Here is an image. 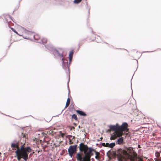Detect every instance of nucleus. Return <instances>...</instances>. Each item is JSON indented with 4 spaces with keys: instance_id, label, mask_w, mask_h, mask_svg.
Instances as JSON below:
<instances>
[{
    "instance_id": "nucleus-1",
    "label": "nucleus",
    "mask_w": 161,
    "mask_h": 161,
    "mask_svg": "<svg viewBox=\"0 0 161 161\" xmlns=\"http://www.w3.org/2000/svg\"><path fill=\"white\" fill-rule=\"evenodd\" d=\"M116 154L119 161H142V158L137 156L132 147L119 149L117 151Z\"/></svg>"
},
{
    "instance_id": "nucleus-2",
    "label": "nucleus",
    "mask_w": 161,
    "mask_h": 161,
    "mask_svg": "<svg viewBox=\"0 0 161 161\" xmlns=\"http://www.w3.org/2000/svg\"><path fill=\"white\" fill-rule=\"evenodd\" d=\"M110 130L114 131V132L112 134L110 139L114 140L117 137H120L123 135V132H129V129L128 128V125L126 122L123 123L121 125H119L118 124L115 125H111L109 126Z\"/></svg>"
},
{
    "instance_id": "nucleus-3",
    "label": "nucleus",
    "mask_w": 161,
    "mask_h": 161,
    "mask_svg": "<svg viewBox=\"0 0 161 161\" xmlns=\"http://www.w3.org/2000/svg\"><path fill=\"white\" fill-rule=\"evenodd\" d=\"M44 45L45 47L53 55L54 58H59L62 62V66L64 68L66 67H68L70 63H68L67 58L63 57V52H61L58 49L55 48L51 44L45 45Z\"/></svg>"
},
{
    "instance_id": "nucleus-4",
    "label": "nucleus",
    "mask_w": 161,
    "mask_h": 161,
    "mask_svg": "<svg viewBox=\"0 0 161 161\" xmlns=\"http://www.w3.org/2000/svg\"><path fill=\"white\" fill-rule=\"evenodd\" d=\"M23 150L22 148H21V151L19 152L18 150L16 152H15V153L19 161L22 158L25 161H27L28 158V153L31 152L32 150L29 147H26V149L24 150Z\"/></svg>"
},
{
    "instance_id": "nucleus-5",
    "label": "nucleus",
    "mask_w": 161,
    "mask_h": 161,
    "mask_svg": "<svg viewBox=\"0 0 161 161\" xmlns=\"http://www.w3.org/2000/svg\"><path fill=\"white\" fill-rule=\"evenodd\" d=\"M88 151H87L84 157H82L80 153H77L76 156L77 160L79 161H90L91 153L92 151L94 152L95 149L92 148H88Z\"/></svg>"
},
{
    "instance_id": "nucleus-6",
    "label": "nucleus",
    "mask_w": 161,
    "mask_h": 161,
    "mask_svg": "<svg viewBox=\"0 0 161 161\" xmlns=\"http://www.w3.org/2000/svg\"><path fill=\"white\" fill-rule=\"evenodd\" d=\"M19 141H17L16 140L14 141L13 142L11 143V148L12 150H15V152H16L18 150V152H19L21 151V148H22L23 150L26 149V147H25V143L22 145L20 147H19Z\"/></svg>"
},
{
    "instance_id": "nucleus-7",
    "label": "nucleus",
    "mask_w": 161,
    "mask_h": 161,
    "mask_svg": "<svg viewBox=\"0 0 161 161\" xmlns=\"http://www.w3.org/2000/svg\"><path fill=\"white\" fill-rule=\"evenodd\" d=\"M63 57L64 58H67V60L68 61V63L69 64L70 63L69 65V67H66L65 68H64L63 67V68L65 70V72L67 75L69 76L68 78V81L67 83V87H68V95H69L70 93V90L69 89V80H70V65L71 63L70 60L72 59V57H70V58L69 57L68 58L67 57H65L63 55Z\"/></svg>"
},
{
    "instance_id": "nucleus-8",
    "label": "nucleus",
    "mask_w": 161,
    "mask_h": 161,
    "mask_svg": "<svg viewBox=\"0 0 161 161\" xmlns=\"http://www.w3.org/2000/svg\"><path fill=\"white\" fill-rule=\"evenodd\" d=\"M33 38L35 40V42L40 43H42L44 45L45 43H46L47 42V40L46 38H43L40 40V36L39 35L36 34L33 36Z\"/></svg>"
},
{
    "instance_id": "nucleus-9",
    "label": "nucleus",
    "mask_w": 161,
    "mask_h": 161,
    "mask_svg": "<svg viewBox=\"0 0 161 161\" xmlns=\"http://www.w3.org/2000/svg\"><path fill=\"white\" fill-rule=\"evenodd\" d=\"M55 130H56L55 129H54L53 130L49 129L47 130V131L42 132L41 133V134H39V135H41L40 137L41 136H44V139H45V137H46L48 135H50L52 136H53L54 134H55L56 133Z\"/></svg>"
},
{
    "instance_id": "nucleus-10",
    "label": "nucleus",
    "mask_w": 161,
    "mask_h": 161,
    "mask_svg": "<svg viewBox=\"0 0 161 161\" xmlns=\"http://www.w3.org/2000/svg\"><path fill=\"white\" fill-rule=\"evenodd\" d=\"M77 145H75L73 146H69L68 149V152L69 155L72 157L73 155L74 154L76 151Z\"/></svg>"
},
{
    "instance_id": "nucleus-11",
    "label": "nucleus",
    "mask_w": 161,
    "mask_h": 161,
    "mask_svg": "<svg viewBox=\"0 0 161 161\" xmlns=\"http://www.w3.org/2000/svg\"><path fill=\"white\" fill-rule=\"evenodd\" d=\"M79 149L80 152H83L84 153H86L88 150V147L87 145H85L83 143H81L79 145Z\"/></svg>"
},
{
    "instance_id": "nucleus-12",
    "label": "nucleus",
    "mask_w": 161,
    "mask_h": 161,
    "mask_svg": "<svg viewBox=\"0 0 161 161\" xmlns=\"http://www.w3.org/2000/svg\"><path fill=\"white\" fill-rule=\"evenodd\" d=\"M124 139L122 137L119 138L117 140V143L119 145H121L123 144Z\"/></svg>"
},
{
    "instance_id": "nucleus-13",
    "label": "nucleus",
    "mask_w": 161,
    "mask_h": 161,
    "mask_svg": "<svg viewBox=\"0 0 161 161\" xmlns=\"http://www.w3.org/2000/svg\"><path fill=\"white\" fill-rule=\"evenodd\" d=\"M76 112L81 116H85L86 115V114L83 111L77 110L76 111Z\"/></svg>"
},
{
    "instance_id": "nucleus-14",
    "label": "nucleus",
    "mask_w": 161,
    "mask_h": 161,
    "mask_svg": "<svg viewBox=\"0 0 161 161\" xmlns=\"http://www.w3.org/2000/svg\"><path fill=\"white\" fill-rule=\"evenodd\" d=\"M74 53V51L73 50H71L70 51L69 54V57L70 58V57H72V58L73 56Z\"/></svg>"
},
{
    "instance_id": "nucleus-15",
    "label": "nucleus",
    "mask_w": 161,
    "mask_h": 161,
    "mask_svg": "<svg viewBox=\"0 0 161 161\" xmlns=\"http://www.w3.org/2000/svg\"><path fill=\"white\" fill-rule=\"evenodd\" d=\"M94 152L95 153H96V156H95V158L96 159H98L99 158V155H100V153L97 152L96 150H95V151H94Z\"/></svg>"
},
{
    "instance_id": "nucleus-16",
    "label": "nucleus",
    "mask_w": 161,
    "mask_h": 161,
    "mask_svg": "<svg viewBox=\"0 0 161 161\" xmlns=\"http://www.w3.org/2000/svg\"><path fill=\"white\" fill-rule=\"evenodd\" d=\"M115 145V143H112L109 144V147L112 148H113Z\"/></svg>"
},
{
    "instance_id": "nucleus-17",
    "label": "nucleus",
    "mask_w": 161,
    "mask_h": 161,
    "mask_svg": "<svg viewBox=\"0 0 161 161\" xmlns=\"http://www.w3.org/2000/svg\"><path fill=\"white\" fill-rule=\"evenodd\" d=\"M10 28L11 29V30L15 33H16V34H18V32L16 31V30L14 28L10 27Z\"/></svg>"
},
{
    "instance_id": "nucleus-18",
    "label": "nucleus",
    "mask_w": 161,
    "mask_h": 161,
    "mask_svg": "<svg viewBox=\"0 0 161 161\" xmlns=\"http://www.w3.org/2000/svg\"><path fill=\"white\" fill-rule=\"evenodd\" d=\"M25 32L26 33V34H28V35H31L32 34V32H31L30 31H29L27 30L26 29H25Z\"/></svg>"
},
{
    "instance_id": "nucleus-19",
    "label": "nucleus",
    "mask_w": 161,
    "mask_h": 161,
    "mask_svg": "<svg viewBox=\"0 0 161 161\" xmlns=\"http://www.w3.org/2000/svg\"><path fill=\"white\" fill-rule=\"evenodd\" d=\"M80 3V1L78 0H74L73 1V3L75 4H78Z\"/></svg>"
},
{
    "instance_id": "nucleus-20",
    "label": "nucleus",
    "mask_w": 161,
    "mask_h": 161,
    "mask_svg": "<svg viewBox=\"0 0 161 161\" xmlns=\"http://www.w3.org/2000/svg\"><path fill=\"white\" fill-rule=\"evenodd\" d=\"M156 157L158 158L160 156V153L159 152H156L155 153Z\"/></svg>"
},
{
    "instance_id": "nucleus-21",
    "label": "nucleus",
    "mask_w": 161,
    "mask_h": 161,
    "mask_svg": "<svg viewBox=\"0 0 161 161\" xmlns=\"http://www.w3.org/2000/svg\"><path fill=\"white\" fill-rule=\"evenodd\" d=\"M72 118L75 119L76 120H77V116L76 115H75V114H74L72 115Z\"/></svg>"
},
{
    "instance_id": "nucleus-22",
    "label": "nucleus",
    "mask_w": 161,
    "mask_h": 161,
    "mask_svg": "<svg viewBox=\"0 0 161 161\" xmlns=\"http://www.w3.org/2000/svg\"><path fill=\"white\" fill-rule=\"evenodd\" d=\"M70 103V101H67L66 104L65 108L67 107L69 105Z\"/></svg>"
},
{
    "instance_id": "nucleus-23",
    "label": "nucleus",
    "mask_w": 161,
    "mask_h": 161,
    "mask_svg": "<svg viewBox=\"0 0 161 161\" xmlns=\"http://www.w3.org/2000/svg\"><path fill=\"white\" fill-rule=\"evenodd\" d=\"M154 159L155 161H161V157L159 158H155Z\"/></svg>"
},
{
    "instance_id": "nucleus-24",
    "label": "nucleus",
    "mask_w": 161,
    "mask_h": 161,
    "mask_svg": "<svg viewBox=\"0 0 161 161\" xmlns=\"http://www.w3.org/2000/svg\"><path fill=\"white\" fill-rule=\"evenodd\" d=\"M22 136L24 139H26L25 135L24 134L22 133Z\"/></svg>"
},
{
    "instance_id": "nucleus-25",
    "label": "nucleus",
    "mask_w": 161,
    "mask_h": 161,
    "mask_svg": "<svg viewBox=\"0 0 161 161\" xmlns=\"http://www.w3.org/2000/svg\"><path fill=\"white\" fill-rule=\"evenodd\" d=\"M155 51V50L153 51H145L143 52L142 53H150V52H153Z\"/></svg>"
},
{
    "instance_id": "nucleus-26",
    "label": "nucleus",
    "mask_w": 161,
    "mask_h": 161,
    "mask_svg": "<svg viewBox=\"0 0 161 161\" xmlns=\"http://www.w3.org/2000/svg\"><path fill=\"white\" fill-rule=\"evenodd\" d=\"M8 17H9V18L12 20L13 21H14L13 20V18L9 14H8Z\"/></svg>"
},
{
    "instance_id": "nucleus-27",
    "label": "nucleus",
    "mask_w": 161,
    "mask_h": 161,
    "mask_svg": "<svg viewBox=\"0 0 161 161\" xmlns=\"http://www.w3.org/2000/svg\"><path fill=\"white\" fill-rule=\"evenodd\" d=\"M104 43L106 44H108V46L109 47H112L113 48L114 47V46H113L111 45H109L108 43L107 42H104Z\"/></svg>"
},
{
    "instance_id": "nucleus-28",
    "label": "nucleus",
    "mask_w": 161,
    "mask_h": 161,
    "mask_svg": "<svg viewBox=\"0 0 161 161\" xmlns=\"http://www.w3.org/2000/svg\"><path fill=\"white\" fill-rule=\"evenodd\" d=\"M88 16H89V14H90V8H88Z\"/></svg>"
},
{
    "instance_id": "nucleus-29",
    "label": "nucleus",
    "mask_w": 161,
    "mask_h": 161,
    "mask_svg": "<svg viewBox=\"0 0 161 161\" xmlns=\"http://www.w3.org/2000/svg\"><path fill=\"white\" fill-rule=\"evenodd\" d=\"M115 49H120V50H124L128 52H129L127 50L124 49V48H116Z\"/></svg>"
},
{
    "instance_id": "nucleus-30",
    "label": "nucleus",
    "mask_w": 161,
    "mask_h": 161,
    "mask_svg": "<svg viewBox=\"0 0 161 161\" xmlns=\"http://www.w3.org/2000/svg\"><path fill=\"white\" fill-rule=\"evenodd\" d=\"M60 134H61V136L62 137H63L64 136V133H62L61 131H60Z\"/></svg>"
},
{
    "instance_id": "nucleus-31",
    "label": "nucleus",
    "mask_w": 161,
    "mask_h": 161,
    "mask_svg": "<svg viewBox=\"0 0 161 161\" xmlns=\"http://www.w3.org/2000/svg\"><path fill=\"white\" fill-rule=\"evenodd\" d=\"M105 147H109V143H106Z\"/></svg>"
},
{
    "instance_id": "nucleus-32",
    "label": "nucleus",
    "mask_w": 161,
    "mask_h": 161,
    "mask_svg": "<svg viewBox=\"0 0 161 161\" xmlns=\"http://www.w3.org/2000/svg\"><path fill=\"white\" fill-rule=\"evenodd\" d=\"M86 8H87L88 7V3L87 2L86 0Z\"/></svg>"
},
{
    "instance_id": "nucleus-33",
    "label": "nucleus",
    "mask_w": 161,
    "mask_h": 161,
    "mask_svg": "<svg viewBox=\"0 0 161 161\" xmlns=\"http://www.w3.org/2000/svg\"><path fill=\"white\" fill-rule=\"evenodd\" d=\"M23 37L24 39H27V40H29L30 39V38H29V37H24V36H23Z\"/></svg>"
},
{
    "instance_id": "nucleus-34",
    "label": "nucleus",
    "mask_w": 161,
    "mask_h": 161,
    "mask_svg": "<svg viewBox=\"0 0 161 161\" xmlns=\"http://www.w3.org/2000/svg\"><path fill=\"white\" fill-rule=\"evenodd\" d=\"M95 40H96V41L98 43H100V40H97L96 38Z\"/></svg>"
},
{
    "instance_id": "nucleus-35",
    "label": "nucleus",
    "mask_w": 161,
    "mask_h": 161,
    "mask_svg": "<svg viewBox=\"0 0 161 161\" xmlns=\"http://www.w3.org/2000/svg\"><path fill=\"white\" fill-rule=\"evenodd\" d=\"M102 145L103 146L105 147L106 143H103L102 144Z\"/></svg>"
},
{
    "instance_id": "nucleus-36",
    "label": "nucleus",
    "mask_w": 161,
    "mask_h": 161,
    "mask_svg": "<svg viewBox=\"0 0 161 161\" xmlns=\"http://www.w3.org/2000/svg\"><path fill=\"white\" fill-rule=\"evenodd\" d=\"M5 20H6V21H7V23H8V26L9 27V25L8 24V21L7 19H5Z\"/></svg>"
},
{
    "instance_id": "nucleus-37",
    "label": "nucleus",
    "mask_w": 161,
    "mask_h": 161,
    "mask_svg": "<svg viewBox=\"0 0 161 161\" xmlns=\"http://www.w3.org/2000/svg\"><path fill=\"white\" fill-rule=\"evenodd\" d=\"M81 45H82V44H81L80 43L79 44H78V46L79 47L80 46V47L81 46Z\"/></svg>"
},
{
    "instance_id": "nucleus-38",
    "label": "nucleus",
    "mask_w": 161,
    "mask_h": 161,
    "mask_svg": "<svg viewBox=\"0 0 161 161\" xmlns=\"http://www.w3.org/2000/svg\"><path fill=\"white\" fill-rule=\"evenodd\" d=\"M66 101H70L69 97L67 98Z\"/></svg>"
},
{
    "instance_id": "nucleus-39",
    "label": "nucleus",
    "mask_w": 161,
    "mask_h": 161,
    "mask_svg": "<svg viewBox=\"0 0 161 161\" xmlns=\"http://www.w3.org/2000/svg\"><path fill=\"white\" fill-rule=\"evenodd\" d=\"M17 35H19V36H23V35H22L19 34L18 33V34H17Z\"/></svg>"
},
{
    "instance_id": "nucleus-40",
    "label": "nucleus",
    "mask_w": 161,
    "mask_h": 161,
    "mask_svg": "<svg viewBox=\"0 0 161 161\" xmlns=\"http://www.w3.org/2000/svg\"><path fill=\"white\" fill-rule=\"evenodd\" d=\"M15 9L13 11V12L12 13V15H13L14 14V11H15Z\"/></svg>"
},
{
    "instance_id": "nucleus-41",
    "label": "nucleus",
    "mask_w": 161,
    "mask_h": 161,
    "mask_svg": "<svg viewBox=\"0 0 161 161\" xmlns=\"http://www.w3.org/2000/svg\"><path fill=\"white\" fill-rule=\"evenodd\" d=\"M97 36L98 37V38H99V39H101V38H100V36H99L97 35Z\"/></svg>"
},
{
    "instance_id": "nucleus-42",
    "label": "nucleus",
    "mask_w": 161,
    "mask_h": 161,
    "mask_svg": "<svg viewBox=\"0 0 161 161\" xmlns=\"http://www.w3.org/2000/svg\"><path fill=\"white\" fill-rule=\"evenodd\" d=\"M72 143H73V142H71V141H70L69 144H72Z\"/></svg>"
},
{
    "instance_id": "nucleus-43",
    "label": "nucleus",
    "mask_w": 161,
    "mask_h": 161,
    "mask_svg": "<svg viewBox=\"0 0 161 161\" xmlns=\"http://www.w3.org/2000/svg\"><path fill=\"white\" fill-rule=\"evenodd\" d=\"M79 48H80V46L78 47V48L77 49V51H78L79 50Z\"/></svg>"
},
{
    "instance_id": "nucleus-44",
    "label": "nucleus",
    "mask_w": 161,
    "mask_h": 161,
    "mask_svg": "<svg viewBox=\"0 0 161 161\" xmlns=\"http://www.w3.org/2000/svg\"><path fill=\"white\" fill-rule=\"evenodd\" d=\"M93 155V153H92H92H91V156L92 155Z\"/></svg>"
},
{
    "instance_id": "nucleus-45",
    "label": "nucleus",
    "mask_w": 161,
    "mask_h": 161,
    "mask_svg": "<svg viewBox=\"0 0 161 161\" xmlns=\"http://www.w3.org/2000/svg\"><path fill=\"white\" fill-rule=\"evenodd\" d=\"M133 77H132V78L131 79V80H132Z\"/></svg>"
},
{
    "instance_id": "nucleus-46",
    "label": "nucleus",
    "mask_w": 161,
    "mask_h": 161,
    "mask_svg": "<svg viewBox=\"0 0 161 161\" xmlns=\"http://www.w3.org/2000/svg\"><path fill=\"white\" fill-rule=\"evenodd\" d=\"M92 32L93 34H94V32L92 30Z\"/></svg>"
},
{
    "instance_id": "nucleus-47",
    "label": "nucleus",
    "mask_w": 161,
    "mask_h": 161,
    "mask_svg": "<svg viewBox=\"0 0 161 161\" xmlns=\"http://www.w3.org/2000/svg\"><path fill=\"white\" fill-rule=\"evenodd\" d=\"M102 139H103V138L102 137H101L100 138L101 140H102Z\"/></svg>"
},
{
    "instance_id": "nucleus-48",
    "label": "nucleus",
    "mask_w": 161,
    "mask_h": 161,
    "mask_svg": "<svg viewBox=\"0 0 161 161\" xmlns=\"http://www.w3.org/2000/svg\"><path fill=\"white\" fill-rule=\"evenodd\" d=\"M78 1H80V2H81V0H78Z\"/></svg>"
}]
</instances>
